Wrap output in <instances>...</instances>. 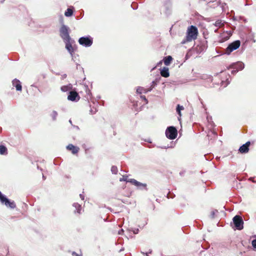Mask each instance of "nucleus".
Segmentation results:
<instances>
[{"mask_svg": "<svg viewBox=\"0 0 256 256\" xmlns=\"http://www.w3.org/2000/svg\"><path fill=\"white\" fill-rule=\"evenodd\" d=\"M62 26L60 28V36L62 38L66 45V48L70 53L71 56H73L74 50L72 46V42L74 41L70 35V28L63 23V20H61Z\"/></svg>", "mask_w": 256, "mask_h": 256, "instance_id": "1", "label": "nucleus"}, {"mask_svg": "<svg viewBox=\"0 0 256 256\" xmlns=\"http://www.w3.org/2000/svg\"><path fill=\"white\" fill-rule=\"evenodd\" d=\"M198 34V28L194 26H190L186 30V38L182 41V44H185L188 42L194 40L197 38Z\"/></svg>", "mask_w": 256, "mask_h": 256, "instance_id": "2", "label": "nucleus"}, {"mask_svg": "<svg viewBox=\"0 0 256 256\" xmlns=\"http://www.w3.org/2000/svg\"><path fill=\"white\" fill-rule=\"evenodd\" d=\"M232 224L231 226L234 230H240L244 228V222L242 217L239 215H236L232 218Z\"/></svg>", "mask_w": 256, "mask_h": 256, "instance_id": "3", "label": "nucleus"}, {"mask_svg": "<svg viewBox=\"0 0 256 256\" xmlns=\"http://www.w3.org/2000/svg\"><path fill=\"white\" fill-rule=\"evenodd\" d=\"M78 42L85 48H89L93 44V38L90 35L83 36L79 38Z\"/></svg>", "mask_w": 256, "mask_h": 256, "instance_id": "4", "label": "nucleus"}, {"mask_svg": "<svg viewBox=\"0 0 256 256\" xmlns=\"http://www.w3.org/2000/svg\"><path fill=\"white\" fill-rule=\"evenodd\" d=\"M240 46V41L236 40L230 43L226 49V52L221 54H226L230 55L232 52L237 50Z\"/></svg>", "mask_w": 256, "mask_h": 256, "instance_id": "5", "label": "nucleus"}, {"mask_svg": "<svg viewBox=\"0 0 256 256\" xmlns=\"http://www.w3.org/2000/svg\"><path fill=\"white\" fill-rule=\"evenodd\" d=\"M1 204L6 206L7 208L14 209L16 207V204L14 200L8 198L6 195L1 192L0 194Z\"/></svg>", "mask_w": 256, "mask_h": 256, "instance_id": "6", "label": "nucleus"}, {"mask_svg": "<svg viewBox=\"0 0 256 256\" xmlns=\"http://www.w3.org/2000/svg\"><path fill=\"white\" fill-rule=\"evenodd\" d=\"M166 137L170 140L175 139L178 136V130L174 126H168L165 132Z\"/></svg>", "mask_w": 256, "mask_h": 256, "instance_id": "7", "label": "nucleus"}, {"mask_svg": "<svg viewBox=\"0 0 256 256\" xmlns=\"http://www.w3.org/2000/svg\"><path fill=\"white\" fill-rule=\"evenodd\" d=\"M128 182L136 186L139 190H148L147 184H146L142 183L134 178L129 179Z\"/></svg>", "mask_w": 256, "mask_h": 256, "instance_id": "8", "label": "nucleus"}, {"mask_svg": "<svg viewBox=\"0 0 256 256\" xmlns=\"http://www.w3.org/2000/svg\"><path fill=\"white\" fill-rule=\"evenodd\" d=\"M80 99L78 94L76 91H70L68 96V100L72 102H77Z\"/></svg>", "mask_w": 256, "mask_h": 256, "instance_id": "9", "label": "nucleus"}, {"mask_svg": "<svg viewBox=\"0 0 256 256\" xmlns=\"http://www.w3.org/2000/svg\"><path fill=\"white\" fill-rule=\"evenodd\" d=\"M244 68V64L242 62H233L231 64L228 69L233 68L236 70H242Z\"/></svg>", "mask_w": 256, "mask_h": 256, "instance_id": "10", "label": "nucleus"}, {"mask_svg": "<svg viewBox=\"0 0 256 256\" xmlns=\"http://www.w3.org/2000/svg\"><path fill=\"white\" fill-rule=\"evenodd\" d=\"M164 14L166 16H168L171 14L172 4L170 0H166L164 2Z\"/></svg>", "mask_w": 256, "mask_h": 256, "instance_id": "11", "label": "nucleus"}, {"mask_svg": "<svg viewBox=\"0 0 256 256\" xmlns=\"http://www.w3.org/2000/svg\"><path fill=\"white\" fill-rule=\"evenodd\" d=\"M250 141H248L246 142L244 144H243L242 146H241L239 149L238 151L241 154H246L250 150Z\"/></svg>", "mask_w": 256, "mask_h": 256, "instance_id": "12", "label": "nucleus"}, {"mask_svg": "<svg viewBox=\"0 0 256 256\" xmlns=\"http://www.w3.org/2000/svg\"><path fill=\"white\" fill-rule=\"evenodd\" d=\"M12 86L15 87L17 91H22V86L20 80L17 78H14L12 81Z\"/></svg>", "mask_w": 256, "mask_h": 256, "instance_id": "13", "label": "nucleus"}, {"mask_svg": "<svg viewBox=\"0 0 256 256\" xmlns=\"http://www.w3.org/2000/svg\"><path fill=\"white\" fill-rule=\"evenodd\" d=\"M68 150H71L72 154H74L78 152L80 148L78 147L74 146L72 144H69L66 146Z\"/></svg>", "mask_w": 256, "mask_h": 256, "instance_id": "14", "label": "nucleus"}, {"mask_svg": "<svg viewBox=\"0 0 256 256\" xmlns=\"http://www.w3.org/2000/svg\"><path fill=\"white\" fill-rule=\"evenodd\" d=\"M160 75L164 78H168L170 76L169 69L167 67H164L160 68Z\"/></svg>", "mask_w": 256, "mask_h": 256, "instance_id": "15", "label": "nucleus"}, {"mask_svg": "<svg viewBox=\"0 0 256 256\" xmlns=\"http://www.w3.org/2000/svg\"><path fill=\"white\" fill-rule=\"evenodd\" d=\"M230 36L229 34H226L225 32H224L223 34H221V35L220 37V39L218 40V42L220 43H222V42L228 40L230 38Z\"/></svg>", "mask_w": 256, "mask_h": 256, "instance_id": "16", "label": "nucleus"}, {"mask_svg": "<svg viewBox=\"0 0 256 256\" xmlns=\"http://www.w3.org/2000/svg\"><path fill=\"white\" fill-rule=\"evenodd\" d=\"M172 58L170 56H164L163 58L162 61L164 62L166 66H169L172 60Z\"/></svg>", "mask_w": 256, "mask_h": 256, "instance_id": "17", "label": "nucleus"}, {"mask_svg": "<svg viewBox=\"0 0 256 256\" xmlns=\"http://www.w3.org/2000/svg\"><path fill=\"white\" fill-rule=\"evenodd\" d=\"M72 88V84H69L66 86H62L60 88V90L63 92H66L70 90H71Z\"/></svg>", "mask_w": 256, "mask_h": 256, "instance_id": "18", "label": "nucleus"}, {"mask_svg": "<svg viewBox=\"0 0 256 256\" xmlns=\"http://www.w3.org/2000/svg\"><path fill=\"white\" fill-rule=\"evenodd\" d=\"M72 206L76 208V210H74V213L77 212L78 214H80L81 213V205H80L77 202H74Z\"/></svg>", "mask_w": 256, "mask_h": 256, "instance_id": "19", "label": "nucleus"}, {"mask_svg": "<svg viewBox=\"0 0 256 256\" xmlns=\"http://www.w3.org/2000/svg\"><path fill=\"white\" fill-rule=\"evenodd\" d=\"M74 7L72 8H68L64 12V16L66 17H70L72 16L74 14Z\"/></svg>", "mask_w": 256, "mask_h": 256, "instance_id": "20", "label": "nucleus"}, {"mask_svg": "<svg viewBox=\"0 0 256 256\" xmlns=\"http://www.w3.org/2000/svg\"><path fill=\"white\" fill-rule=\"evenodd\" d=\"M0 154L1 155H6L8 154V150L6 146L1 144L0 146Z\"/></svg>", "mask_w": 256, "mask_h": 256, "instance_id": "21", "label": "nucleus"}, {"mask_svg": "<svg viewBox=\"0 0 256 256\" xmlns=\"http://www.w3.org/2000/svg\"><path fill=\"white\" fill-rule=\"evenodd\" d=\"M206 48L204 45L197 46L196 47L197 54L201 53L202 52L204 51Z\"/></svg>", "mask_w": 256, "mask_h": 256, "instance_id": "22", "label": "nucleus"}, {"mask_svg": "<svg viewBox=\"0 0 256 256\" xmlns=\"http://www.w3.org/2000/svg\"><path fill=\"white\" fill-rule=\"evenodd\" d=\"M184 110V107L180 104H178L176 107V111L180 116H182L181 110Z\"/></svg>", "mask_w": 256, "mask_h": 256, "instance_id": "23", "label": "nucleus"}, {"mask_svg": "<svg viewBox=\"0 0 256 256\" xmlns=\"http://www.w3.org/2000/svg\"><path fill=\"white\" fill-rule=\"evenodd\" d=\"M208 3L210 4L212 3V4L210 5V6L214 8L218 6L220 4V1L217 0L214 1H210Z\"/></svg>", "mask_w": 256, "mask_h": 256, "instance_id": "24", "label": "nucleus"}, {"mask_svg": "<svg viewBox=\"0 0 256 256\" xmlns=\"http://www.w3.org/2000/svg\"><path fill=\"white\" fill-rule=\"evenodd\" d=\"M58 115V114L56 110H53L50 114L53 121L56 120Z\"/></svg>", "mask_w": 256, "mask_h": 256, "instance_id": "25", "label": "nucleus"}, {"mask_svg": "<svg viewBox=\"0 0 256 256\" xmlns=\"http://www.w3.org/2000/svg\"><path fill=\"white\" fill-rule=\"evenodd\" d=\"M111 172H112V174H117L118 172L117 166H112L111 168Z\"/></svg>", "mask_w": 256, "mask_h": 256, "instance_id": "26", "label": "nucleus"}, {"mask_svg": "<svg viewBox=\"0 0 256 256\" xmlns=\"http://www.w3.org/2000/svg\"><path fill=\"white\" fill-rule=\"evenodd\" d=\"M218 210H212L211 213H210V217L211 218L213 219L215 218V214L216 213H218Z\"/></svg>", "mask_w": 256, "mask_h": 256, "instance_id": "27", "label": "nucleus"}, {"mask_svg": "<svg viewBox=\"0 0 256 256\" xmlns=\"http://www.w3.org/2000/svg\"><path fill=\"white\" fill-rule=\"evenodd\" d=\"M144 90V88L141 86H138L136 88V93L138 94H142V90Z\"/></svg>", "mask_w": 256, "mask_h": 256, "instance_id": "28", "label": "nucleus"}, {"mask_svg": "<svg viewBox=\"0 0 256 256\" xmlns=\"http://www.w3.org/2000/svg\"><path fill=\"white\" fill-rule=\"evenodd\" d=\"M175 196V194L174 193H171L170 192H169L166 195V197L168 198H173Z\"/></svg>", "mask_w": 256, "mask_h": 256, "instance_id": "29", "label": "nucleus"}, {"mask_svg": "<svg viewBox=\"0 0 256 256\" xmlns=\"http://www.w3.org/2000/svg\"><path fill=\"white\" fill-rule=\"evenodd\" d=\"M204 156L206 160H211L213 158V156L210 154H205Z\"/></svg>", "mask_w": 256, "mask_h": 256, "instance_id": "30", "label": "nucleus"}, {"mask_svg": "<svg viewBox=\"0 0 256 256\" xmlns=\"http://www.w3.org/2000/svg\"><path fill=\"white\" fill-rule=\"evenodd\" d=\"M131 7L134 10H137L138 8V5L136 2H132L131 4Z\"/></svg>", "mask_w": 256, "mask_h": 256, "instance_id": "31", "label": "nucleus"}, {"mask_svg": "<svg viewBox=\"0 0 256 256\" xmlns=\"http://www.w3.org/2000/svg\"><path fill=\"white\" fill-rule=\"evenodd\" d=\"M222 24V22L221 20H218L215 22L214 26H221Z\"/></svg>", "mask_w": 256, "mask_h": 256, "instance_id": "32", "label": "nucleus"}, {"mask_svg": "<svg viewBox=\"0 0 256 256\" xmlns=\"http://www.w3.org/2000/svg\"><path fill=\"white\" fill-rule=\"evenodd\" d=\"M98 111L96 108H94L93 107V108H91L90 112L91 114H94L96 113V112Z\"/></svg>", "mask_w": 256, "mask_h": 256, "instance_id": "33", "label": "nucleus"}, {"mask_svg": "<svg viewBox=\"0 0 256 256\" xmlns=\"http://www.w3.org/2000/svg\"><path fill=\"white\" fill-rule=\"evenodd\" d=\"M157 148L162 149H167L168 148H172V146H169L168 144L164 146H157Z\"/></svg>", "mask_w": 256, "mask_h": 256, "instance_id": "34", "label": "nucleus"}, {"mask_svg": "<svg viewBox=\"0 0 256 256\" xmlns=\"http://www.w3.org/2000/svg\"><path fill=\"white\" fill-rule=\"evenodd\" d=\"M76 69L80 70L83 74L84 73V68H82L80 64H76Z\"/></svg>", "mask_w": 256, "mask_h": 256, "instance_id": "35", "label": "nucleus"}, {"mask_svg": "<svg viewBox=\"0 0 256 256\" xmlns=\"http://www.w3.org/2000/svg\"><path fill=\"white\" fill-rule=\"evenodd\" d=\"M252 244L254 249H256V239H254L252 241Z\"/></svg>", "mask_w": 256, "mask_h": 256, "instance_id": "36", "label": "nucleus"}, {"mask_svg": "<svg viewBox=\"0 0 256 256\" xmlns=\"http://www.w3.org/2000/svg\"><path fill=\"white\" fill-rule=\"evenodd\" d=\"M134 234H137L139 232V229L138 228H132L131 230Z\"/></svg>", "mask_w": 256, "mask_h": 256, "instance_id": "37", "label": "nucleus"}, {"mask_svg": "<svg viewBox=\"0 0 256 256\" xmlns=\"http://www.w3.org/2000/svg\"><path fill=\"white\" fill-rule=\"evenodd\" d=\"M152 87H150L149 88H148V89H144V93L146 94L149 92H150L152 90Z\"/></svg>", "mask_w": 256, "mask_h": 256, "instance_id": "38", "label": "nucleus"}, {"mask_svg": "<svg viewBox=\"0 0 256 256\" xmlns=\"http://www.w3.org/2000/svg\"><path fill=\"white\" fill-rule=\"evenodd\" d=\"M161 79V78L160 76L157 77L156 78V79L154 80V82H156V84H158L160 80Z\"/></svg>", "mask_w": 256, "mask_h": 256, "instance_id": "39", "label": "nucleus"}, {"mask_svg": "<svg viewBox=\"0 0 256 256\" xmlns=\"http://www.w3.org/2000/svg\"><path fill=\"white\" fill-rule=\"evenodd\" d=\"M162 60H160V61L158 62V64H157L156 66H155L154 68H153L152 69L151 71H152V70H154V69L156 68V66H158L162 64Z\"/></svg>", "mask_w": 256, "mask_h": 256, "instance_id": "40", "label": "nucleus"}, {"mask_svg": "<svg viewBox=\"0 0 256 256\" xmlns=\"http://www.w3.org/2000/svg\"><path fill=\"white\" fill-rule=\"evenodd\" d=\"M120 182H122V181H126V182H128V180H127V176H126V177H124V176H123V178H120Z\"/></svg>", "mask_w": 256, "mask_h": 256, "instance_id": "41", "label": "nucleus"}, {"mask_svg": "<svg viewBox=\"0 0 256 256\" xmlns=\"http://www.w3.org/2000/svg\"><path fill=\"white\" fill-rule=\"evenodd\" d=\"M140 98L142 100H144L146 102V104H147L148 102V100L146 99L145 96H141Z\"/></svg>", "mask_w": 256, "mask_h": 256, "instance_id": "42", "label": "nucleus"}, {"mask_svg": "<svg viewBox=\"0 0 256 256\" xmlns=\"http://www.w3.org/2000/svg\"><path fill=\"white\" fill-rule=\"evenodd\" d=\"M84 87H85V90H86V91L87 92L88 90V94H91L90 92V90H88V86L87 84H85L84 85Z\"/></svg>", "mask_w": 256, "mask_h": 256, "instance_id": "43", "label": "nucleus"}, {"mask_svg": "<svg viewBox=\"0 0 256 256\" xmlns=\"http://www.w3.org/2000/svg\"><path fill=\"white\" fill-rule=\"evenodd\" d=\"M143 140H144V141L148 142L150 143V144H151L152 142L151 140V139L150 138H146V139H144Z\"/></svg>", "mask_w": 256, "mask_h": 256, "instance_id": "44", "label": "nucleus"}, {"mask_svg": "<svg viewBox=\"0 0 256 256\" xmlns=\"http://www.w3.org/2000/svg\"><path fill=\"white\" fill-rule=\"evenodd\" d=\"M238 72V70H236L234 69L233 70H232V72H231V74H232L234 75V74H236L237 73V72Z\"/></svg>", "mask_w": 256, "mask_h": 256, "instance_id": "45", "label": "nucleus"}, {"mask_svg": "<svg viewBox=\"0 0 256 256\" xmlns=\"http://www.w3.org/2000/svg\"><path fill=\"white\" fill-rule=\"evenodd\" d=\"M72 255L73 256H82V254H78L76 252H72Z\"/></svg>", "mask_w": 256, "mask_h": 256, "instance_id": "46", "label": "nucleus"}, {"mask_svg": "<svg viewBox=\"0 0 256 256\" xmlns=\"http://www.w3.org/2000/svg\"><path fill=\"white\" fill-rule=\"evenodd\" d=\"M152 85H151V87H152V88H154L155 86H156L157 84H156V82H154V80H153L152 83H151Z\"/></svg>", "mask_w": 256, "mask_h": 256, "instance_id": "47", "label": "nucleus"}, {"mask_svg": "<svg viewBox=\"0 0 256 256\" xmlns=\"http://www.w3.org/2000/svg\"><path fill=\"white\" fill-rule=\"evenodd\" d=\"M190 55L187 53L185 56V60H188L190 58Z\"/></svg>", "mask_w": 256, "mask_h": 256, "instance_id": "48", "label": "nucleus"}, {"mask_svg": "<svg viewBox=\"0 0 256 256\" xmlns=\"http://www.w3.org/2000/svg\"><path fill=\"white\" fill-rule=\"evenodd\" d=\"M140 253L142 254L143 255H144L145 256H149V255H148L149 254L148 252H144L142 251H140Z\"/></svg>", "mask_w": 256, "mask_h": 256, "instance_id": "49", "label": "nucleus"}, {"mask_svg": "<svg viewBox=\"0 0 256 256\" xmlns=\"http://www.w3.org/2000/svg\"><path fill=\"white\" fill-rule=\"evenodd\" d=\"M225 33L226 34H229L230 36H231L232 35V32L231 31H226Z\"/></svg>", "mask_w": 256, "mask_h": 256, "instance_id": "50", "label": "nucleus"}, {"mask_svg": "<svg viewBox=\"0 0 256 256\" xmlns=\"http://www.w3.org/2000/svg\"><path fill=\"white\" fill-rule=\"evenodd\" d=\"M124 230L123 229H121L120 230H118V234H122L124 232Z\"/></svg>", "mask_w": 256, "mask_h": 256, "instance_id": "51", "label": "nucleus"}, {"mask_svg": "<svg viewBox=\"0 0 256 256\" xmlns=\"http://www.w3.org/2000/svg\"><path fill=\"white\" fill-rule=\"evenodd\" d=\"M3 250H5V252L4 253H6V254H8V248H2Z\"/></svg>", "mask_w": 256, "mask_h": 256, "instance_id": "52", "label": "nucleus"}, {"mask_svg": "<svg viewBox=\"0 0 256 256\" xmlns=\"http://www.w3.org/2000/svg\"><path fill=\"white\" fill-rule=\"evenodd\" d=\"M80 198L82 200H84V196L82 194H80Z\"/></svg>", "mask_w": 256, "mask_h": 256, "instance_id": "53", "label": "nucleus"}, {"mask_svg": "<svg viewBox=\"0 0 256 256\" xmlns=\"http://www.w3.org/2000/svg\"><path fill=\"white\" fill-rule=\"evenodd\" d=\"M208 77V76L207 75H204L202 76V79H206Z\"/></svg>", "mask_w": 256, "mask_h": 256, "instance_id": "54", "label": "nucleus"}, {"mask_svg": "<svg viewBox=\"0 0 256 256\" xmlns=\"http://www.w3.org/2000/svg\"><path fill=\"white\" fill-rule=\"evenodd\" d=\"M67 75L66 74H64L62 76V79H64L65 78H66Z\"/></svg>", "mask_w": 256, "mask_h": 256, "instance_id": "55", "label": "nucleus"}, {"mask_svg": "<svg viewBox=\"0 0 256 256\" xmlns=\"http://www.w3.org/2000/svg\"><path fill=\"white\" fill-rule=\"evenodd\" d=\"M184 172H180V174L181 176H184Z\"/></svg>", "mask_w": 256, "mask_h": 256, "instance_id": "56", "label": "nucleus"}, {"mask_svg": "<svg viewBox=\"0 0 256 256\" xmlns=\"http://www.w3.org/2000/svg\"><path fill=\"white\" fill-rule=\"evenodd\" d=\"M42 76L43 78H45L46 77V74H42Z\"/></svg>", "mask_w": 256, "mask_h": 256, "instance_id": "57", "label": "nucleus"}, {"mask_svg": "<svg viewBox=\"0 0 256 256\" xmlns=\"http://www.w3.org/2000/svg\"><path fill=\"white\" fill-rule=\"evenodd\" d=\"M152 250L150 249V250H148V254H151L152 253Z\"/></svg>", "mask_w": 256, "mask_h": 256, "instance_id": "58", "label": "nucleus"}, {"mask_svg": "<svg viewBox=\"0 0 256 256\" xmlns=\"http://www.w3.org/2000/svg\"><path fill=\"white\" fill-rule=\"evenodd\" d=\"M155 146V144H152V146H147L148 148H152V147H154Z\"/></svg>", "mask_w": 256, "mask_h": 256, "instance_id": "59", "label": "nucleus"}, {"mask_svg": "<svg viewBox=\"0 0 256 256\" xmlns=\"http://www.w3.org/2000/svg\"><path fill=\"white\" fill-rule=\"evenodd\" d=\"M96 100H100V96H96Z\"/></svg>", "mask_w": 256, "mask_h": 256, "instance_id": "60", "label": "nucleus"}, {"mask_svg": "<svg viewBox=\"0 0 256 256\" xmlns=\"http://www.w3.org/2000/svg\"><path fill=\"white\" fill-rule=\"evenodd\" d=\"M124 250V248H122L120 250L119 252H122V251Z\"/></svg>", "mask_w": 256, "mask_h": 256, "instance_id": "61", "label": "nucleus"}, {"mask_svg": "<svg viewBox=\"0 0 256 256\" xmlns=\"http://www.w3.org/2000/svg\"><path fill=\"white\" fill-rule=\"evenodd\" d=\"M42 179L44 180H45L46 179V176H44V174H42Z\"/></svg>", "mask_w": 256, "mask_h": 256, "instance_id": "62", "label": "nucleus"}, {"mask_svg": "<svg viewBox=\"0 0 256 256\" xmlns=\"http://www.w3.org/2000/svg\"><path fill=\"white\" fill-rule=\"evenodd\" d=\"M37 168H38V170H40L41 171L42 170V168H40L38 166H37Z\"/></svg>", "mask_w": 256, "mask_h": 256, "instance_id": "63", "label": "nucleus"}, {"mask_svg": "<svg viewBox=\"0 0 256 256\" xmlns=\"http://www.w3.org/2000/svg\"><path fill=\"white\" fill-rule=\"evenodd\" d=\"M69 122H70L72 125V120H69Z\"/></svg>", "mask_w": 256, "mask_h": 256, "instance_id": "64", "label": "nucleus"}]
</instances>
